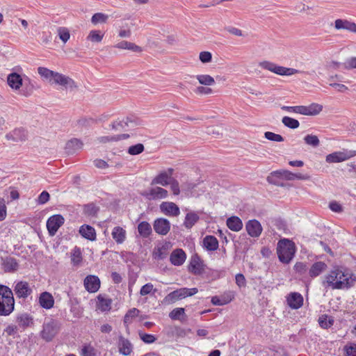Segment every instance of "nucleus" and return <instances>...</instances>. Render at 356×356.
Segmentation results:
<instances>
[{"label":"nucleus","instance_id":"obj_39","mask_svg":"<svg viewBox=\"0 0 356 356\" xmlns=\"http://www.w3.org/2000/svg\"><path fill=\"white\" fill-rule=\"evenodd\" d=\"M196 79L203 86H212L216 83L214 79L209 74H199L196 76Z\"/></svg>","mask_w":356,"mask_h":356},{"label":"nucleus","instance_id":"obj_29","mask_svg":"<svg viewBox=\"0 0 356 356\" xmlns=\"http://www.w3.org/2000/svg\"><path fill=\"white\" fill-rule=\"evenodd\" d=\"M334 26L337 29H346L356 33V24L348 20L338 19L334 22Z\"/></svg>","mask_w":356,"mask_h":356},{"label":"nucleus","instance_id":"obj_14","mask_svg":"<svg viewBox=\"0 0 356 356\" xmlns=\"http://www.w3.org/2000/svg\"><path fill=\"white\" fill-rule=\"evenodd\" d=\"M245 229L248 235L253 238L259 237L263 231L261 223L256 219L248 220L245 224Z\"/></svg>","mask_w":356,"mask_h":356},{"label":"nucleus","instance_id":"obj_41","mask_svg":"<svg viewBox=\"0 0 356 356\" xmlns=\"http://www.w3.org/2000/svg\"><path fill=\"white\" fill-rule=\"evenodd\" d=\"M318 323L322 328L327 329L333 325L334 320L332 318L328 319V316L324 314L319 317Z\"/></svg>","mask_w":356,"mask_h":356},{"label":"nucleus","instance_id":"obj_44","mask_svg":"<svg viewBox=\"0 0 356 356\" xmlns=\"http://www.w3.org/2000/svg\"><path fill=\"white\" fill-rule=\"evenodd\" d=\"M104 37V34L100 31L92 30L90 32L88 40L93 42H100Z\"/></svg>","mask_w":356,"mask_h":356},{"label":"nucleus","instance_id":"obj_22","mask_svg":"<svg viewBox=\"0 0 356 356\" xmlns=\"http://www.w3.org/2000/svg\"><path fill=\"white\" fill-rule=\"evenodd\" d=\"M186 259L185 252L180 248L175 249L172 252L170 256V261L174 266H179L182 265Z\"/></svg>","mask_w":356,"mask_h":356},{"label":"nucleus","instance_id":"obj_35","mask_svg":"<svg viewBox=\"0 0 356 356\" xmlns=\"http://www.w3.org/2000/svg\"><path fill=\"white\" fill-rule=\"evenodd\" d=\"M199 220L200 217L196 213L188 212L186 215L184 225L187 229H191Z\"/></svg>","mask_w":356,"mask_h":356},{"label":"nucleus","instance_id":"obj_27","mask_svg":"<svg viewBox=\"0 0 356 356\" xmlns=\"http://www.w3.org/2000/svg\"><path fill=\"white\" fill-rule=\"evenodd\" d=\"M349 159V156L343 152H334L326 156L325 161L327 163H339Z\"/></svg>","mask_w":356,"mask_h":356},{"label":"nucleus","instance_id":"obj_25","mask_svg":"<svg viewBox=\"0 0 356 356\" xmlns=\"http://www.w3.org/2000/svg\"><path fill=\"white\" fill-rule=\"evenodd\" d=\"M79 234L82 237L91 241L96 240V232L94 227L88 225H83L79 228Z\"/></svg>","mask_w":356,"mask_h":356},{"label":"nucleus","instance_id":"obj_8","mask_svg":"<svg viewBox=\"0 0 356 356\" xmlns=\"http://www.w3.org/2000/svg\"><path fill=\"white\" fill-rule=\"evenodd\" d=\"M65 219L60 214H56L49 218L47 228L50 236H54L58 229L64 224Z\"/></svg>","mask_w":356,"mask_h":356},{"label":"nucleus","instance_id":"obj_45","mask_svg":"<svg viewBox=\"0 0 356 356\" xmlns=\"http://www.w3.org/2000/svg\"><path fill=\"white\" fill-rule=\"evenodd\" d=\"M307 109L309 115H316L323 111V106L317 103H312L307 106Z\"/></svg>","mask_w":356,"mask_h":356},{"label":"nucleus","instance_id":"obj_60","mask_svg":"<svg viewBox=\"0 0 356 356\" xmlns=\"http://www.w3.org/2000/svg\"><path fill=\"white\" fill-rule=\"evenodd\" d=\"M212 54L209 51H202L200 54V60L203 63H209L211 61Z\"/></svg>","mask_w":356,"mask_h":356},{"label":"nucleus","instance_id":"obj_1","mask_svg":"<svg viewBox=\"0 0 356 356\" xmlns=\"http://www.w3.org/2000/svg\"><path fill=\"white\" fill-rule=\"evenodd\" d=\"M354 280L348 273L340 269H334L325 276L323 285L333 289H348L353 284Z\"/></svg>","mask_w":356,"mask_h":356},{"label":"nucleus","instance_id":"obj_54","mask_svg":"<svg viewBox=\"0 0 356 356\" xmlns=\"http://www.w3.org/2000/svg\"><path fill=\"white\" fill-rule=\"evenodd\" d=\"M356 68V57H350L343 63V69L351 70Z\"/></svg>","mask_w":356,"mask_h":356},{"label":"nucleus","instance_id":"obj_61","mask_svg":"<svg viewBox=\"0 0 356 356\" xmlns=\"http://www.w3.org/2000/svg\"><path fill=\"white\" fill-rule=\"evenodd\" d=\"M81 259H82V257H81V253L80 250L79 249L74 250V252L72 254V258H71L72 262L74 264H79L81 262Z\"/></svg>","mask_w":356,"mask_h":356},{"label":"nucleus","instance_id":"obj_47","mask_svg":"<svg viewBox=\"0 0 356 356\" xmlns=\"http://www.w3.org/2000/svg\"><path fill=\"white\" fill-rule=\"evenodd\" d=\"M108 15L102 13H97L94 14L91 18V22L94 24L98 23H105L108 19Z\"/></svg>","mask_w":356,"mask_h":356},{"label":"nucleus","instance_id":"obj_34","mask_svg":"<svg viewBox=\"0 0 356 356\" xmlns=\"http://www.w3.org/2000/svg\"><path fill=\"white\" fill-rule=\"evenodd\" d=\"M114 47L121 49H128L130 51H132L134 52H141L142 48L136 44L128 42V41H121L120 42H118L116 44Z\"/></svg>","mask_w":356,"mask_h":356},{"label":"nucleus","instance_id":"obj_16","mask_svg":"<svg viewBox=\"0 0 356 356\" xmlns=\"http://www.w3.org/2000/svg\"><path fill=\"white\" fill-rule=\"evenodd\" d=\"M188 268V270L194 275H201L203 273V262L198 254H195L191 257Z\"/></svg>","mask_w":356,"mask_h":356},{"label":"nucleus","instance_id":"obj_4","mask_svg":"<svg viewBox=\"0 0 356 356\" xmlns=\"http://www.w3.org/2000/svg\"><path fill=\"white\" fill-rule=\"evenodd\" d=\"M296 252L295 243L287 238L279 241L277 247V254L280 261L284 264H289L293 259Z\"/></svg>","mask_w":356,"mask_h":356},{"label":"nucleus","instance_id":"obj_33","mask_svg":"<svg viewBox=\"0 0 356 356\" xmlns=\"http://www.w3.org/2000/svg\"><path fill=\"white\" fill-rule=\"evenodd\" d=\"M111 234L113 238L118 244L122 243L126 238V231L121 227H115Z\"/></svg>","mask_w":356,"mask_h":356},{"label":"nucleus","instance_id":"obj_46","mask_svg":"<svg viewBox=\"0 0 356 356\" xmlns=\"http://www.w3.org/2000/svg\"><path fill=\"white\" fill-rule=\"evenodd\" d=\"M84 213L90 216H95L99 211V208L93 203L88 204L84 206Z\"/></svg>","mask_w":356,"mask_h":356},{"label":"nucleus","instance_id":"obj_63","mask_svg":"<svg viewBox=\"0 0 356 356\" xmlns=\"http://www.w3.org/2000/svg\"><path fill=\"white\" fill-rule=\"evenodd\" d=\"M195 92L199 95H209L213 92V90L208 87L198 86L195 88Z\"/></svg>","mask_w":356,"mask_h":356},{"label":"nucleus","instance_id":"obj_56","mask_svg":"<svg viewBox=\"0 0 356 356\" xmlns=\"http://www.w3.org/2000/svg\"><path fill=\"white\" fill-rule=\"evenodd\" d=\"M171 332L173 336L177 337H184L187 334V332L182 327L174 326L171 328Z\"/></svg>","mask_w":356,"mask_h":356},{"label":"nucleus","instance_id":"obj_9","mask_svg":"<svg viewBox=\"0 0 356 356\" xmlns=\"http://www.w3.org/2000/svg\"><path fill=\"white\" fill-rule=\"evenodd\" d=\"M143 196H144L147 200H159V199H165L168 197V192L167 190L159 187H154L151 188L147 191H144L142 193Z\"/></svg>","mask_w":356,"mask_h":356},{"label":"nucleus","instance_id":"obj_13","mask_svg":"<svg viewBox=\"0 0 356 356\" xmlns=\"http://www.w3.org/2000/svg\"><path fill=\"white\" fill-rule=\"evenodd\" d=\"M1 265L5 273H14L19 268L17 260L10 256L0 257Z\"/></svg>","mask_w":356,"mask_h":356},{"label":"nucleus","instance_id":"obj_42","mask_svg":"<svg viewBox=\"0 0 356 356\" xmlns=\"http://www.w3.org/2000/svg\"><path fill=\"white\" fill-rule=\"evenodd\" d=\"M145 149V147L142 143H138L134 145L130 146L128 149L127 152L130 155H138L141 154Z\"/></svg>","mask_w":356,"mask_h":356},{"label":"nucleus","instance_id":"obj_20","mask_svg":"<svg viewBox=\"0 0 356 356\" xmlns=\"http://www.w3.org/2000/svg\"><path fill=\"white\" fill-rule=\"evenodd\" d=\"M84 286L88 292H97L100 287V280L96 275H88L84 279Z\"/></svg>","mask_w":356,"mask_h":356},{"label":"nucleus","instance_id":"obj_59","mask_svg":"<svg viewBox=\"0 0 356 356\" xmlns=\"http://www.w3.org/2000/svg\"><path fill=\"white\" fill-rule=\"evenodd\" d=\"M49 198H50L49 193L47 191H44L39 195V196L38 197V200H37L38 204H44L49 200Z\"/></svg>","mask_w":356,"mask_h":356},{"label":"nucleus","instance_id":"obj_58","mask_svg":"<svg viewBox=\"0 0 356 356\" xmlns=\"http://www.w3.org/2000/svg\"><path fill=\"white\" fill-rule=\"evenodd\" d=\"M7 216V208L6 206L5 200L0 197V221H3L6 219Z\"/></svg>","mask_w":356,"mask_h":356},{"label":"nucleus","instance_id":"obj_15","mask_svg":"<svg viewBox=\"0 0 356 356\" xmlns=\"http://www.w3.org/2000/svg\"><path fill=\"white\" fill-rule=\"evenodd\" d=\"M119 353L124 355H130L133 352V344L128 339L124 338L122 335H120L117 343Z\"/></svg>","mask_w":356,"mask_h":356},{"label":"nucleus","instance_id":"obj_10","mask_svg":"<svg viewBox=\"0 0 356 356\" xmlns=\"http://www.w3.org/2000/svg\"><path fill=\"white\" fill-rule=\"evenodd\" d=\"M173 172L174 170L171 168H168L167 170L161 172L152 180L151 185L160 184L163 186H168L173 179L172 177Z\"/></svg>","mask_w":356,"mask_h":356},{"label":"nucleus","instance_id":"obj_53","mask_svg":"<svg viewBox=\"0 0 356 356\" xmlns=\"http://www.w3.org/2000/svg\"><path fill=\"white\" fill-rule=\"evenodd\" d=\"M58 35L60 39L64 42H67V41L70 39V35L67 29L65 27H60L58 30Z\"/></svg>","mask_w":356,"mask_h":356},{"label":"nucleus","instance_id":"obj_19","mask_svg":"<svg viewBox=\"0 0 356 356\" xmlns=\"http://www.w3.org/2000/svg\"><path fill=\"white\" fill-rule=\"evenodd\" d=\"M303 297L298 292H291L286 297V302L289 307L293 309L300 308L303 305Z\"/></svg>","mask_w":356,"mask_h":356},{"label":"nucleus","instance_id":"obj_6","mask_svg":"<svg viewBox=\"0 0 356 356\" xmlns=\"http://www.w3.org/2000/svg\"><path fill=\"white\" fill-rule=\"evenodd\" d=\"M60 330V323L54 319H50L48 322L44 323L41 337L46 341H52Z\"/></svg>","mask_w":356,"mask_h":356},{"label":"nucleus","instance_id":"obj_32","mask_svg":"<svg viewBox=\"0 0 356 356\" xmlns=\"http://www.w3.org/2000/svg\"><path fill=\"white\" fill-rule=\"evenodd\" d=\"M138 232L143 238H148L152 233L151 225L147 221H142L138 225Z\"/></svg>","mask_w":356,"mask_h":356},{"label":"nucleus","instance_id":"obj_62","mask_svg":"<svg viewBox=\"0 0 356 356\" xmlns=\"http://www.w3.org/2000/svg\"><path fill=\"white\" fill-rule=\"evenodd\" d=\"M282 180H293V172L287 170H279Z\"/></svg>","mask_w":356,"mask_h":356},{"label":"nucleus","instance_id":"obj_55","mask_svg":"<svg viewBox=\"0 0 356 356\" xmlns=\"http://www.w3.org/2000/svg\"><path fill=\"white\" fill-rule=\"evenodd\" d=\"M346 356H356V343H350L345 346Z\"/></svg>","mask_w":356,"mask_h":356},{"label":"nucleus","instance_id":"obj_51","mask_svg":"<svg viewBox=\"0 0 356 356\" xmlns=\"http://www.w3.org/2000/svg\"><path fill=\"white\" fill-rule=\"evenodd\" d=\"M264 136L266 139L270 141L283 142L284 140V138L281 135L275 134L271 131L265 132Z\"/></svg>","mask_w":356,"mask_h":356},{"label":"nucleus","instance_id":"obj_5","mask_svg":"<svg viewBox=\"0 0 356 356\" xmlns=\"http://www.w3.org/2000/svg\"><path fill=\"white\" fill-rule=\"evenodd\" d=\"M259 65L264 70H267L270 72H272L276 74L281 76H291L293 74L302 72L294 68L277 65V64L268 60H264L262 62H260L259 63Z\"/></svg>","mask_w":356,"mask_h":356},{"label":"nucleus","instance_id":"obj_23","mask_svg":"<svg viewBox=\"0 0 356 356\" xmlns=\"http://www.w3.org/2000/svg\"><path fill=\"white\" fill-rule=\"evenodd\" d=\"M16 322L23 330L33 325V318L27 313L19 314L16 317Z\"/></svg>","mask_w":356,"mask_h":356},{"label":"nucleus","instance_id":"obj_12","mask_svg":"<svg viewBox=\"0 0 356 356\" xmlns=\"http://www.w3.org/2000/svg\"><path fill=\"white\" fill-rule=\"evenodd\" d=\"M14 291L17 298L25 300L32 293L33 290L27 282L20 281L15 284Z\"/></svg>","mask_w":356,"mask_h":356},{"label":"nucleus","instance_id":"obj_50","mask_svg":"<svg viewBox=\"0 0 356 356\" xmlns=\"http://www.w3.org/2000/svg\"><path fill=\"white\" fill-rule=\"evenodd\" d=\"M181 300L179 297V293L178 291V289L175 290L172 292H170L169 294H168L165 298L164 301L167 303H173L176 300Z\"/></svg>","mask_w":356,"mask_h":356},{"label":"nucleus","instance_id":"obj_24","mask_svg":"<svg viewBox=\"0 0 356 356\" xmlns=\"http://www.w3.org/2000/svg\"><path fill=\"white\" fill-rule=\"evenodd\" d=\"M83 143L78 138H72L67 142L65 145V152L67 154H74L77 151L82 149Z\"/></svg>","mask_w":356,"mask_h":356},{"label":"nucleus","instance_id":"obj_49","mask_svg":"<svg viewBox=\"0 0 356 356\" xmlns=\"http://www.w3.org/2000/svg\"><path fill=\"white\" fill-rule=\"evenodd\" d=\"M81 356H96L95 348L90 344L84 345L81 349Z\"/></svg>","mask_w":356,"mask_h":356},{"label":"nucleus","instance_id":"obj_43","mask_svg":"<svg viewBox=\"0 0 356 356\" xmlns=\"http://www.w3.org/2000/svg\"><path fill=\"white\" fill-rule=\"evenodd\" d=\"M304 141L307 145H311L314 147H318L320 144L318 138L316 136L312 134H308L305 136L304 138Z\"/></svg>","mask_w":356,"mask_h":356},{"label":"nucleus","instance_id":"obj_21","mask_svg":"<svg viewBox=\"0 0 356 356\" xmlns=\"http://www.w3.org/2000/svg\"><path fill=\"white\" fill-rule=\"evenodd\" d=\"M54 298L49 292L44 291L40 294L38 303L42 308L50 309L54 307Z\"/></svg>","mask_w":356,"mask_h":356},{"label":"nucleus","instance_id":"obj_30","mask_svg":"<svg viewBox=\"0 0 356 356\" xmlns=\"http://www.w3.org/2000/svg\"><path fill=\"white\" fill-rule=\"evenodd\" d=\"M327 268V265L323 261H316L312 264L309 275L311 277H316L321 275Z\"/></svg>","mask_w":356,"mask_h":356},{"label":"nucleus","instance_id":"obj_26","mask_svg":"<svg viewBox=\"0 0 356 356\" xmlns=\"http://www.w3.org/2000/svg\"><path fill=\"white\" fill-rule=\"evenodd\" d=\"M203 247L208 251H215L218 248V239L212 235H207L203 239Z\"/></svg>","mask_w":356,"mask_h":356},{"label":"nucleus","instance_id":"obj_18","mask_svg":"<svg viewBox=\"0 0 356 356\" xmlns=\"http://www.w3.org/2000/svg\"><path fill=\"white\" fill-rule=\"evenodd\" d=\"M162 213L169 216H178L180 214L179 207L172 202H163L160 204Z\"/></svg>","mask_w":356,"mask_h":356},{"label":"nucleus","instance_id":"obj_2","mask_svg":"<svg viewBox=\"0 0 356 356\" xmlns=\"http://www.w3.org/2000/svg\"><path fill=\"white\" fill-rule=\"evenodd\" d=\"M38 72L42 77L48 79L50 83L61 86L66 90H73L78 87L72 78L48 68L39 67Z\"/></svg>","mask_w":356,"mask_h":356},{"label":"nucleus","instance_id":"obj_52","mask_svg":"<svg viewBox=\"0 0 356 356\" xmlns=\"http://www.w3.org/2000/svg\"><path fill=\"white\" fill-rule=\"evenodd\" d=\"M152 291L153 293H154L156 289H154V286L152 283H147L141 287L140 294L144 296L151 293Z\"/></svg>","mask_w":356,"mask_h":356},{"label":"nucleus","instance_id":"obj_31","mask_svg":"<svg viewBox=\"0 0 356 356\" xmlns=\"http://www.w3.org/2000/svg\"><path fill=\"white\" fill-rule=\"evenodd\" d=\"M227 227L234 232H239L243 228L242 220L238 216H231L226 222Z\"/></svg>","mask_w":356,"mask_h":356},{"label":"nucleus","instance_id":"obj_3","mask_svg":"<svg viewBox=\"0 0 356 356\" xmlns=\"http://www.w3.org/2000/svg\"><path fill=\"white\" fill-rule=\"evenodd\" d=\"M15 308V300L12 290L7 286L0 284V316L10 315Z\"/></svg>","mask_w":356,"mask_h":356},{"label":"nucleus","instance_id":"obj_48","mask_svg":"<svg viewBox=\"0 0 356 356\" xmlns=\"http://www.w3.org/2000/svg\"><path fill=\"white\" fill-rule=\"evenodd\" d=\"M138 335L140 339L145 343H153L156 340V337L152 334H147L140 331L138 332Z\"/></svg>","mask_w":356,"mask_h":356},{"label":"nucleus","instance_id":"obj_38","mask_svg":"<svg viewBox=\"0 0 356 356\" xmlns=\"http://www.w3.org/2000/svg\"><path fill=\"white\" fill-rule=\"evenodd\" d=\"M283 124L290 129H295L299 127L300 122L298 120L289 116H284L282 119Z\"/></svg>","mask_w":356,"mask_h":356},{"label":"nucleus","instance_id":"obj_37","mask_svg":"<svg viewBox=\"0 0 356 356\" xmlns=\"http://www.w3.org/2000/svg\"><path fill=\"white\" fill-rule=\"evenodd\" d=\"M112 300L110 298H104L101 296H98L97 308L102 312H108L111 309Z\"/></svg>","mask_w":356,"mask_h":356},{"label":"nucleus","instance_id":"obj_40","mask_svg":"<svg viewBox=\"0 0 356 356\" xmlns=\"http://www.w3.org/2000/svg\"><path fill=\"white\" fill-rule=\"evenodd\" d=\"M185 315V310L184 308L181 307H177L174 309H172L170 314L169 317L172 320H179L181 321L182 318Z\"/></svg>","mask_w":356,"mask_h":356},{"label":"nucleus","instance_id":"obj_64","mask_svg":"<svg viewBox=\"0 0 356 356\" xmlns=\"http://www.w3.org/2000/svg\"><path fill=\"white\" fill-rule=\"evenodd\" d=\"M236 284L239 287H244L246 285V280L245 276L241 273H238L235 276Z\"/></svg>","mask_w":356,"mask_h":356},{"label":"nucleus","instance_id":"obj_36","mask_svg":"<svg viewBox=\"0 0 356 356\" xmlns=\"http://www.w3.org/2000/svg\"><path fill=\"white\" fill-rule=\"evenodd\" d=\"M276 173H280V170H275V171L271 172L270 173V175L266 178L267 181L269 184H273L275 186H283L284 184L282 182L280 175L276 174Z\"/></svg>","mask_w":356,"mask_h":356},{"label":"nucleus","instance_id":"obj_57","mask_svg":"<svg viewBox=\"0 0 356 356\" xmlns=\"http://www.w3.org/2000/svg\"><path fill=\"white\" fill-rule=\"evenodd\" d=\"M139 313L140 311L136 308H132L129 309L124 316V322L125 323H128L130 318L138 316Z\"/></svg>","mask_w":356,"mask_h":356},{"label":"nucleus","instance_id":"obj_17","mask_svg":"<svg viewBox=\"0 0 356 356\" xmlns=\"http://www.w3.org/2000/svg\"><path fill=\"white\" fill-rule=\"evenodd\" d=\"M27 131L24 128H17L6 135L8 140L13 142H22L27 139Z\"/></svg>","mask_w":356,"mask_h":356},{"label":"nucleus","instance_id":"obj_28","mask_svg":"<svg viewBox=\"0 0 356 356\" xmlns=\"http://www.w3.org/2000/svg\"><path fill=\"white\" fill-rule=\"evenodd\" d=\"M7 81L10 88L15 90H18L22 86L23 81L19 74L13 72L8 76Z\"/></svg>","mask_w":356,"mask_h":356},{"label":"nucleus","instance_id":"obj_7","mask_svg":"<svg viewBox=\"0 0 356 356\" xmlns=\"http://www.w3.org/2000/svg\"><path fill=\"white\" fill-rule=\"evenodd\" d=\"M140 124L141 120L140 118L134 115H130L126 117L125 119L113 122L110 126L113 130H120L125 129L126 127H134Z\"/></svg>","mask_w":356,"mask_h":356},{"label":"nucleus","instance_id":"obj_11","mask_svg":"<svg viewBox=\"0 0 356 356\" xmlns=\"http://www.w3.org/2000/svg\"><path fill=\"white\" fill-rule=\"evenodd\" d=\"M154 232L161 236H165L170 230V221L164 218H159L154 220L153 222Z\"/></svg>","mask_w":356,"mask_h":356}]
</instances>
